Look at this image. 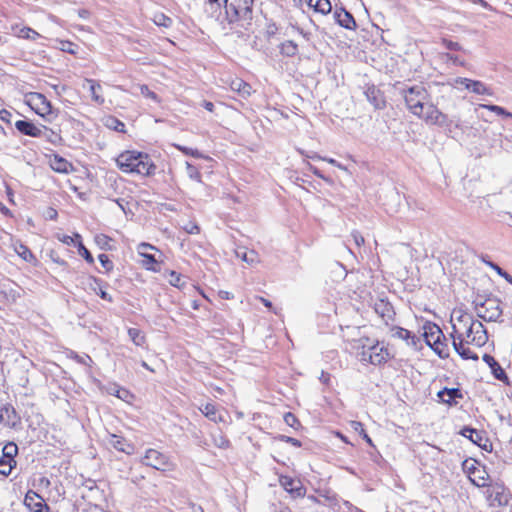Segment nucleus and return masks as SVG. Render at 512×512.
Masks as SVG:
<instances>
[{
	"label": "nucleus",
	"instance_id": "1",
	"mask_svg": "<svg viewBox=\"0 0 512 512\" xmlns=\"http://www.w3.org/2000/svg\"><path fill=\"white\" fill-rule=\"evenodd\" d=\"M453 339L465 340L467 344L477 347L484 346L488 341L487 331L482 322L475 320L466 312H459L455 318L452 317Z\"/></svg>",
	"mask_w": 512,
	"mask_h": 512
},
{
	"label": "nucleus",
	"instance_id": "2",
	"mask_svg": "<svg viewBox=\"0 0 512 512\" xmlns=\"http://www.w3.org/2000/svg\"><path fill=\"white\" fill-rule=\"evenodd\" d=\"M118 168L125 173L149 176L155 173L156 166L148 154L138 151H124L117 158Z\"/></svg>",
	"mask_w": 512,
	"mask_h": 512
},
{
	"label": "nucleus",
	"instance_id": "3",
	"mask_svg": "<svg viewBox=\"0 0 512 512\" xmlns=\"http://www.w3.org/2000/svg\"><path fill=\"white\" fill-rule=\"evenodd\" d=\"M423 336L426 344L430 346L440 358L445 359L449 357L446 337L438 325L431 322L424 324Z\"/></svg>",
	"mask_w": 512,
	"mask_h": 512
},
{
	"label": "nucleus",
	"instance_id": "4",
	"mask_svg": "<svg viewBox=\"0 0 512 512\" xmlns=\"http://www.w3.org/2000/svg\"><path fill=\"white\" fill-rule=\"evenodd\" d=\"M402 93L408 110L415 116L421 115L430 98L425 87L414 85L404 89Z\"/></svg>",
	"mask_w": 512,
	"mask_h": 512
},
{
	"label": "nucleus",
	"instance_id": "5",
	"mask_svg": "<svg viewBox=\"0 0 512 512\" xmlns=\"http://www.w3.org/2000/svg\"><path fill=\"white\" fill-rule=\"evenodd\" d=\"M477 316L486 322H497L502 316L501 301L496 297L473 302Z\"/></svg>",
	"mask_w": 512,
	"mask_h": 512
},
{
	"label": "nucleus",
	"instance_id": "6",
	"mask_svg": "<svg viewBox=\"0 0 512 512\" xmlns=\"http://www.w3.org/2000/svg\"><path fill=\"white\" fill-rule=\"evenodd\" d=\"M254 0H235L226 4V15L230 23L243 21L250 23L253 18Z\"/></svg>",
	"mask_w": 512,
	"mask_h": 512
},
{
	"label": "nucleus",
	"instance_id": "7",
	"mask_svg": "<svg viewBox=\"0 0 512 512\" xmlns=\"http://www.w3.org/2000/svg\"><path fill=\"white\" fill-rule=\"evenodd\" d=\"M28 104L42 118L52 122L58 115L51 102L41 93L33 92L28 96Z\"/></svg>",
	"mask_w": 512,
	"mask_h": 512
},
{
	"label": "nucleus",
	"instance_id": "8",
	"mask_svg": "<svg viewBox=\"0 0 512 512\" xmlns=\"http://www.w3.org/2000/svg\"><path fill=\"white\" fill-rule=\"evenodd\" d=\"M141 463L160 471H169L174 467L169 457L156 449L146 450Z\"/></svg>",
	"mask_w": 512,
	"mask_h": 512
},
{
	"label": "nucleus",
	"instance_id": "9",
	"mask_svg": "<svg viewBox=\"0 0 512 512\" xmlns=\"http://www.w3.org/2000/svg\"><path fill=\"white\" fill-rule=\"evenodd\" d=\"M429 125L447 127L450 125L448 116L442 113L434 104L428 102L421 115L417 116Z\"/></svg>",
	"mask_w": 512,
	"mask_h": 512
},
{
	"label": "nucleus",
	"instance_id": "10",
	"mask_svg": "<svg viewBox=\"0 0 512 512\" xmlns=\"http://www.w3.org/2000/svg\"><path fill=\"white\" fill-rule=\"evenodd\" d=\"M460 434L468 438L472 443L480 447L481 449L490 452L492 450V443L486 437L484 431H478L474 428L465 426L460 431Z\"/></svg>",
	"mask_w": 512,
	"mask_h": 512
},
{
	"label": "nucleus",
	"instance_id": "11",
	"mask_svg": "<svg viewBox=\"0 0 512 512\" xmlns=\"http://www.w3.org/2000/svg\"><path fill=\"white\" fill-rule=\"evenodd\" d=\"M279 483L293 497L297 498L305 496L306 489L300 480L294 479L290 476L281 475L279 477Z\"/></svg>",
	"mask_w": 512,
	"mask_h": 512
},
{
	"label": "nucleus",
	"instance_id": "12",
	"mask_svg": "<svg viewBox=\"0 0 512 512\" xmlns=\"http://www.w3.org/2000/svg\"><path fill=\"white\" fill-rule=\"evenodd\" d=\"M0 424L8 428H15L20 424V416L11 404H5L0 408Z\"/></svg>",
	"mask_w": 512,
	"mask_h": 512
},
{
	"label": "nucleus",
	"instance_id": "13",
	"mask_svg": "<svg viewBox=\"0 0 512 512\" xmlns=\"http://www.w3.org/2000/svg\"><path fill=\"white\" fill-rule=\"evenodd\" d=\"M24 503L32 512H49V506L35 492L29 491L25 496Z\"/></svg>",
	"mask_w": 512,
	"mask_h": 512
},
{
	"label": "nucleus",
	"instance_id": "14",
	"mask_svg": "<svg viewBox=\"0 0 512 512\" xmlns=\"http://www.w3.org/2000/svg\"><path fill=\"white\" fill-rule=\"evenodd\" d=\"M366 99L375 109H383L386 106L385 98L382 92L374 85L368 86L364 92Z\"/></svg>",
	"mask_w": 512,
	"mask_h": 512
},
{
	"label": "nucleus",
	"instance_id": "15",
	"mask_svg": "<svg viewBox=\"0 0 512 512\" xmlns=\"http://www.w3.org/2000/svg\"><path fill=\"white\" fill-rule=\"evenodd\" d=\"M369 353L368 363L373 365H381L385 363L389 357L388 350L384 347H380L378 343L370 346Z\"/></svg>",
	"mask_w": 512,
	"mask_h": 512
},
{
	"label": "nucleus",
	"instance_id": "16",
	"mask_svg": "<svg viewBox=\"0 0 512 512\" xmlns=\"http://www.w3.org/2000/svg\"><path fill=\"white\" fill-rule=\"evenodd\" d=\"M437 396L442 403L450 406L457 404L458 399L463 398V394L458 388H444L437 393Z\"/></svg>",
	"mask_w": 512,
	"mask_h": 512
},
{
	"label": "nucleus",
	"instance_id": "17",
	"mask_svg": "<svg viewBox=\"0 0 512 512\" xmlns=\"http://www.w3.org/2000/svg\"><path fill=\"white\" fill-rule=\"evenodd\" d=\"M83 88H88L91 98L96 104L102 105L104 103L105 100L102 94V86L98 81L86 78L84 80Z\"/></svg>",
	"mask_w": 512,
	"mask_h": 512
},
{
	"label": "nucleus",
	"instance_id": "18",
	"mask_svg": "<svg viewBox=\"0 0 512 512\" xmlns=\"http://www.w3.org/2000/svg\"><path fill=\"white\" fill-rule=\"evenodd\" d=\"M15 127L20 133L30 137H41L43 134L41 127L27 120H18L15 123Z\"/></svg>",
	"mask_w": 512,
	"mask_h": 512
},
{
	"label": "nucleus",
	"instance_id": "19",
	"mask_svg": "<svg viewBox=\"0 0 512 512\" xmlns=\"http://www.w3.org/2000/svg\"><path fill=\"white\" fill-rule=\"evenodd\" d=\"M334 18L341 27L349 30H354L356 28V21L354 17L350 12L343 8L334 12Z\"/></svg>",
	"mask_w": 512,
	"mask_h": 512
},
{
	"label": "nucleus",
	"instance_id": "20",
	"mask_svg": "<svg viewBox=\"0 0 512 512\" xmlns=\"http://www.w3.org/2000/svg\"><path fill=\"white\" fill-rule=\"evenodd\" d=\"M229 86L232 91L236 92L243 99L250 97L253 92L251 85L240 78L231 80Z\"/></svg>",
	"mask_w": 512,
	"mask_h": 512
},
{
	"label": "nucleus",
	"instance_id": "21",
	"mask_svg": "<svg viewBox=\"0 0 512 512\" xmlns=\"http://www.w3.org/2000/svg\"><path fill=\"white\" fill-rule=\"evenodd\" d=\"M199 409L204 414L205 417H207L209 420L215 423L224 421V416L222 412L213 403H206Z\"/></svg>",
	"mask_w": 512,
	"mask_h": 512
},
{
	"label": "nucleus",
	"instance_id": "22",
	"mask_svg": "<svg viewBox=\"0 0 512 512\" xmlns=\"http://www.w3.org/2000/svg\"><path fill=\"white\" fill-rule=\"evenodd\" d=\"M144 248H150V250H154L156 248L154 246H152L151 244H148V243H145V242L140 243L138 245V248H137V251H138L139 255L144 258L143 265L147 269L155 271L156 269L153 267V265L157 263V260H156V258H155V256L153 254H149L148 252H144L143 251Z\"/></svg>",
	"mask_w": 512,
	"mask_h": 512
},
{
	"label": "nucleus",
	"instance_id": "23",
	"mask_svg": "<svg viewBox=\"0 0 512 512\" xmlns=\"http://www.w3.org/2000/svg\"><path fill=\"white\" fill-rule=\"evenodd\" d=\"M483 361L490 367L492 374L496 379L501 381L507 379L506 373L493 356L489 354H484Z\"/></svg>",
	"mask_w": 512,
	"mask_h": 512
},
{
	"label": "nucleus",
	"instance_id": "24",
	"mask_svg": "<svg viewBox=\"0 0 512 512\" xmlns=\"http://www.w3.org/2000/svg\"><path fill=\"white\" fill-rule=\"evenodd\" d=\"M452 344H453L454 350L461 356L462 359H464V360H469V359L477 360L478 359V356L476 353L471 351L469 348L465 347V344H467L465 340L453 339Z\"/></svg>",
	"mask_w": 512,
	"mask_h": 512
},
{
	"label": "nucleus",
	"instance_id": "25",
	"mask_svg": "<svg viewBox=\"0 0 512 512\" xmlns=\"http://www.w3.org/2000/svg\"><path fill=\"white\" fill-rule=\"evenodd\" d=\"M374 309L383 319L391 320L393 318L394 310L392 305L383 299L375 302Z\"/></svg>",
	"mask_w": 512,
	"mask_h": 512
},
{
	"label": "nucleus",
	"instance_id": "26",
	"mask_svg": "<svg viewBox=\"0 0 512 512\" xmlns=\"http://www.w3.org/2000/svg\"><path fill=\"white\" fill-rule=\"evenodd\" d=\"M391 336L394 338L402 339L407 341L408 345H411L413 347H416L417 340L414 335L411 334V332L405 328L402 327H393L391 329Z\"/></svg>",
	"mask_w": 512,
	"mask_h": 512
},
{
	"label": "nucleus",
	"instance_id": "27",
	"mask_svg": "<svg viewBox=\"0 0 512 512\" xmlns=\"http://www.w3.org/2000/svg\"><path fill=\"white\" fill-rule=\"evenodd\" d=\"M50 167L59 173H68L72 165L66 159L59 155H54V157L50 160Z\"/></svg>",
	"mask_w": 512,
	"mask_h": 512
},
{
	"label": "nucleus",
	"instance_id": "28",
	"mask_svg": "<svg viewBox=\"0 0 512 512\" xmlns=\"http://www.w3.org/2000/svg\"><path fill=\"white\" fill-rule=\"evenodd\" d=\"M110 444L116 450L124 452L128 455L132 454L134 450V447L130 443H128L124 438L119 437L117 435L111 436Z\"/></svg>",
	"mask_w": 512,
	"mask_h": 512
},
{
	"label": "nucleus",
	"instance_id": "29",
	"mask_svg": "<svg viewBox=\"0 0 512 512\" xmlns=\"http://www.w3.org/2000/svg\"><path fill=\"white\" fill-rule=\"evenodd\" d=\"M306 3L315 12H319L324 15L330 13L332 9V5L329 0H306Z\"/></svg>",
	"mask_w": 512,
	"mask_h": 512
},
{
	"label": "nucleus",
	"instance_id": "30",
	"mask_svg": "<svg viewBox=\"0 0 512 512\" xmlns=\"http://www.w3.org/2000/svg\"><path fill=\"white\" fill-rule=\"evenodd\" d=\"M12 247L14 251L25 261L33 262L35 260V256L31 252V250L21 243L20 241H15L12 243Z\"/></svg>",
	"mask_w": 512,
	"mask_h": 512
},
{
	"label": "nucleus",
	"instance_id": "31",
	"mask_svg": "<svg viewBox=\"0 0 512 512\" xmlns=\"http://www.w3.org/2000/svg\"><path fill=\"white\" fill-rule=\"evenodd\" d=\"M236 255L249 265H255L260 262L259 255L254 250L236 251Z\"/></svg>",
	"mask_w": 512,
	"mask_h": 512
},
{
	"label": "nucleus",
	"instance_id": "32",
	"mask_svg": "<svg viewBox=\"0 0 512 512\" xmlns=\"http://www.w3.org/2000/svg\"><path fill=\"white\" fill-rule=\"evenodd\" d=\"M298 52L297 44L292 40H287L280 45V53L287 57H293Z\"/></svg>",
	"mask_w": 512,
	"mask_h": 512
},
{
	"label": "nucleus",
	"instance_id": "33",
	"mask_svg": "<svg viewBox=\"0 0 512 512\" xmlns=\"http://www.w3.org/2000/svg\"><path fill=\"white\" fill-rule=\"evenodd\" d=\"M18 453V447L15 443L9 442L7 443L2 450V456L4 459L11 461L16 464V460L14 459Z\"/></svg>",
	"mask_w": 512,
	"mask_h": 512
},
{
	"label": "nucleus",
	"instance_id": "34",
	"mask_svg": "<svg viewBox=\"0 0 512 512\" xmlns=\"http://www.w3.org/2000/svg\"><path fill=\"white\" fill-rule=\"evenodd\" d=\"M468 90L477 95H492L491 90L478 80H473Z\"/></svg>",
	"mask_w": 512,
	"mask_h": 512
},
{
	"label": "nucleus",
	"instance_id": "35",
	"mask_svg": "<svg viewBox=\"0 0 512 512\" xmlns=\"http://www.w3.org/2000/svg\"><path fill=\"white\" fill-rule=\"evenodd\" d=\"M128 335L136 346H143L146 341L145 335L137 328H129Z\"/></svg>",
	"mask_w": 512,
	"mask_h": 512
},
{
	"label": "nucleus",
	"instance_id": "36",
	"mask_svg": "<svg viewBox=\"0 0 512 512\" xmlns=\"http://www.w3.org/2000/svg\"><path fill=\"white\" fill-rule=\"evenodd\" d=\"M152 20L157 26H162L165 28H169L173 22L170 17H168L165 14L160 13V12L155 13Z\"/></svg>",
	"mask_w": 512,
	"mask_h": 512
},
{
	"label": "nucleus",
	"instance_id": "37",
	"mask_svg": "<svg viewBox=\"0 0 512 512\" xmlns=\"http://www.w3.org/2000/svg\"><path fill=\"white\" fill-rule=\"evenodd\" d=\"M75 238L79 239L78 241V252L79 254L90 264L94 262V258L90 251L83 245L81 242V236L79 234H75Z\"/></svg>",
	"mask_w": 512,
	"mask_h": 512
},
{
	"label": "nucleus",
	"instance_id": "38",
	"mask_svg": "<svg viewBox=\"0 0 512 512\" xmlns=\"http://www.w3.org/2000/svg\"><path fill=\"white\" fill-rule=\"evenodd\" d=\"M18 36L24 39L35 40L40 37V34L29 27H23L19 30Z\"/></svg>",
	"mask_w": 512,
	"mask_h": 512
},
{
	"label": "nucleus",
	"instance_id": "39",
	"mask_svg": "<svg viewBox=\"0 0 512 512\" xmlns=\"http://www.w3.org/2000/svg\"><path fill=\"white\" fill-rule=\"evenodd\" d=\"M105 124L107 127L112 128L118 132H124V127H125L124 123L115 117H112V116L108 117L106 119Z\"/></svg>",
	"mask_w": 512,
	"mask_h": 512
},
{
	"label": "nucleus",
	"instance_id": "40",
	"mask_svg": "<svg viewBox=\"0 0 512 512\" xmlns=\"http://www.w3.org/2000/svg\"><path fill=\"white\" fill-rule=\"evenodd\" d=\"M16 466V464L11 461L0 457V474L4 476L10 475L12 469Z\"/></svg>",
	"mask_w": 512,
	"mask_h": 512
},
{
	"label": "nucleus",
	"instance_id": "41",
	"mask_svg": "<svg viewBox=\"0 0 512 512\" xmlns=\"http://www.w3.org/2000/svg\"><path fill=\"white\" fill-rule=\"evenodd\" d=\"M463 468L465 471L469 473V475H476V474H485L484 469H480L475 467L474 461L465 460L463 463Z\"/></svg>",
	"mask_w": 512,
	"mask_h": 512
},
{
	"label": "nucleus",
	"instance_id": "42",
	"mask_svg": "<svg viewBox=\"0 0 512 512\" xmlns=\"http://www.w3.org/2000/svg\"><path fill=\"white\" fill-rule=\"evenodd\" d=\"M480 107L484 108V109H488V110H490L492 112H495L498 115H502V116H506V117L512 118V113L506 111L504 108H502L500 106L482 104V105H480Z\"/></svg>",
	"mask_w": 512,
	"mask_h": 512
},
{
	"label": "nucleus",
	"instance_id": "43",
	"mask_svg": "<svg viewBox=\"0 0 512 512\" xmlns=\"http://www.w3.org/2000/svg\"><path fill=\"white\" fill-rule=\"evenodd\" d=\"M71 358L75 360L77 363L85 366H91V364L93 363L92 358L87 354L79 355L75 352H72Z\"/></svg>",
	"mask_w": 512,
	"mask_h": 512
},
{
	"label": "nucleus",
	"instance_id": "44",
	"mask_svg": "<svg viewBox=\"0 0 512 512\" xmlns=\"http://www.w3.org/2000/svg\"><path fill=\"white\" fill-rule=\"evenodd\" d=\"M98 259L102 265V267L104 268L105 272H110L113 270L114 268V264L113 262L110 260V258L108 257V255L106 254H100L98 256Z\"/></svg>",
	"mask_w": 512,
	"mask_h": 512
},
{
	"label": "nucleus",
	"instance_id": "45",
	"mask_svg": "<svg viewBox=\"0 0 512 512\" xmlns=\"http://www.w3.org/2000/svg\"><path fill=\"white\" fill-rule=\"evenodd\" d=\"M169 283L172 285V286H175V287H181L184 282L182 281V276L181 274L175 272V271H171L170 272V277H169Z\"/></svg>",
	"mask_w": 512,
	"mask_h": 512
},
{
	"label": "nucleus",
	"instance_id": "46",
	"mask_svg": "<svg viewBox=\"0 0 512 512\" xmlns=\"http://www.w3.org/2000/svg\"><path fill=\"white\" fill-rule=\"evenodd\" d=\"M473 476H474V478H471V481L477 487H485L487 485L486 481H487L488 474L486 472H485V474H476Z\"/></svg>",
	"mask_w": 512,
	"mask_h": 512
},
{
	"label": "nucleus",
	"instance_id": "47",
	"mask_svg": "<svg viewBox=\"0 0 512 512\" xmlns=\"http://www.w3.org/2000/svg\"><path fill=\"white\" fill-rule=\"evenodd\" d=\"M91 279L93 280V282L99 287V292H96L99 297L103 300H106V301H109V302H112L113 299L111 297L110 294H108L105 290H103L101 287H100V280H98L97 278L95 277H91Z\"/></svg>",
	"mask_w": 512,
	"mask_h": 512
},
{
	"label": "nucleus",
	"instance_id": "48",
	"mask_svg": "<svg viewBox=\"0 0 512 512\" xmlns=\"http://www.w3.org/2000/svg\"><path fill=\"white\" fill-rule=\"evenodd\" d=\"M442 45L446 49L451 50V51H460V50H462L461 45L458 42H454L452 40L442 39Z\"/></svg>",
	"mask_w": 512,
	"mask_h": 512
},
{
	"label": "nucleus",
	"instance_id": "49",
	"mask_svg": "<svg viewBox=\"0 0 512 512\" xmlns=\"http://www.w3.org/2000/svg\"><path fill=\"white\" fill-rule=\"evenodd\" d=\"M284 421L288 426L292 428H296L299 425L298 419L291 412H288L284 415Z\"/></svg>",
	"mask_w": 512,
	"mask_h": 512
},
{
	"label": "nucleus",
	"instance_id": "50",
	"mask_svg": "<svg viewBox=\"0 0 512 512\" xmlns=\"http://www.w3.org/2000/svg\"><path fill=\"white\" fill-rule=\"evenodd\" d=\"M176 147L180 151H182L185 155H190V156L195 157V158H202V154L198 150H194V149H191V148H188V147H184V146H180V145H177Z\"/></svg>",
	"mask_w": 512,
	"mask_h": 512
},
{
	"label": "nucleus",
	"instance_id": "51",
	"mask_svg": "<svg viewBox=\"0 0 512 512\" xmlns=\"http://www.w3.org/2000/svg\"><path fill=\"white\" fill-rule=\"evenodd\" d=\"M140 93L141 95H143L144 97L146 98H151L153 99L154 101H157V95L156 93H154L153 91H151L148 86L146 85H141L140 86Z\"/></svg>",
	"mask_w": 512,
	"mask_h": 512
},
{
	"label": "nucleus",
	"instance_id": "52",
	"mask_svg": "<svg viewBox=\"0 0 512 512\" xmlns=\"http://www.w3.org/2000/svg\"><path fill=\"white\" fill-rule=\"evenodd\" d=\"M214 443L219 448H227L229 446V440L223 435L219 434L218 437L214 438Z\"/></svg>",
	"mask_w": 512,
	"mask_h": 512
},
{
	"label": "nucleus",
	"instance_id": "53",
	"mask_svg": "<svg viewBox=\"0 0 512 512\" xmlns=\"http://www.w3.org/2000/svg\"><path fill=\"white\" fill-rule=\"evenodd\" d=\"M95 240H96V243L101 246V248H105L108 245V243L111 241V238L104 234H100L95 237Z\"/></svg>",
	"mask_w": 512,
	"mask_h": 512
},
{
	"label": "nucleus",
	"instance_id": "54",
	"mask_svg": "<svg viewBox=\"0 0 512 512\" xmlns=\"http://www.w3.org/2000/svg\"><path fill=\"white\" fill-rule=\"evenodd\" d=\"M111 393L122 400H126L130 396L129 392L123 388H115Z\"/></svg>",
	"mask_w": 512,
	"mask_h": 512
},
{
	"label": "nucleus",
	"instance_id": "55",
	"mask_svg": "<svg viewBox=\"0 0 512 512\" xmlns=\"http://www.w3.org/2000/svg\"><path fill=\"white\" fill-rule=\"evenodd\" d=\"M472 79H469V78H463V77H457L454 82L456 85H461V86H464L465 89H469L471 83H472Z\"/></svg>",
	"mask_w": 512,
	"mask_h": 512
},
{
	"label": "nucleus",
	"instance_id": "56",
	"mask_svg": "<svg viewBox=\"0 0 512 512\" xmlns=\"http://www.w3.org/2000/svg\"><path fill=\"white\" fill-rule=\"evenodd\" d=\"M280 439H281V441L289 443V444H291V445H293L295 447H301V445H302L301 442L298 439L293 438V437L281 435Z\"/></svg>",
	"mask_w": 512,
	"mask_h": 512
},
{
	"label": "nucleus",
	"instance_id": "57",
	"mask_svg": "<svg viewBox=\"0 0 512 512\" xmlns=\"http://www.w3.org/2000/svg\"><path fill=\"white\" fill-rule=\"evenodd\" d=\"M183 229L188 233V234H198L200 232V228L197 224H194V223H188L187 225H185L183 227Z\"/></svg>",
	"mask_w": 512,
	"mask_h": 512
},
{
	"label": "nucleus",
	"instance_id": "58",
	"mask_svg": "<svg viewBox=\"0 0 512 512\" xmlns=\"http://www.w3.org/2000/svg\"><path fill=\"white\" fill-rule=\"evenodd\" d=\"M493 267L495 268V270L497 271V273L500 276H502L507 282L512 284V276L509 273H507L506 271H504L502 268H500L497 265H493Z\"/></svg>",
	"mask_w": 512,
	"mask_h": 512
},
{
	"label": "nucleus",
	"instance_id": "59",
	"mask_svg": "<svg viewBox=\"0 0 512 512\" xmlns=\"http://www.w3.org/2000/svg\"><path fill=\"white\" fill-rule=\"evenodd\" d=\"M443 57L447 60V61H451L453 64L455 65H459V66H463L464 65V62L461 61L457 56L455 55H452V54H449V53H446L443 55Z\"/></svg>",
	"mask_w": 512,
	"mask_h": 512
},
{
	"label": "nucleus",
	"instance_id": "60",
	"mask_svg": "<svg viewBox=\"0 0 512 512\" xmlns=\"http://www.w3.org/2000/svg\"><path fill=\"white\" fill-rule=\"evenodd\" d=\"M351 236L353 237V240L358 247L364 244V237L359 232L353 231Z\"/></svg>",
	"mask_w": 512,
	"mask_h": 512
},
{
	"label": "nucleus",
	"instance_id": "61",
	"mask_svg": "<svg viewBox=\"0 0 512 512\" xmlns=\"http://www.w3.org/2000/svg\"><path fill=\"white\" fill-rule=\"evenodd\" d=\"M317 158H319V159H321V160H323V161H326V162H328L329 164H332V165H334V166L338 167L339 169H343V170H345V169H346V168H345L341 163H339L338 161H336V160H335V159H333V158L320 157V156H317Z\"/></svg>",
	"mask_w": 512,
	"mask_h": 512
},
{
	"label": "nucleus",
	"instance_id": "62",
	"mask_svg": "<svg viewBox=\"0 0 512 512\" xmlns=\"http://www.w3.org/2000/svg\"><path fill=\"white\" fill-rule=\"evenodd\" d=\"M351 427L354 429V431L358 432L359 434H362L365 431L363 424L358 421H352Z\"/></svg>",
	"mask_w": 512,
	"mask_h": 512
},
{
	"label": "nucleus",
	"instance_id": "63",
	"mask_svg": "<svg viewBox=\"0 0 512 512\" xmlns=\"http://www.w3.org/2000/svg\"><path fill=\"white\" fill-rule=\"evenodd\" d=\"M362 348H363V350H362V352L360 354L361 355L360 360L362 362H367L368 363V355L370 354L369 353L370 352V346L367 349H365V345L363 344Z\"/></svg>",
	"mask_w": 512,
	"mask_h": 512
},
{
	"label": "nucleus",
	"instance_id": "64",
	"mask_svg": "<svg viewBox=\"0 0 512 512\" xmlns=\"http://www.w3.org/2000/svg\"><path fill=\"white\" fill-rule=\"evenodd\" d=\"M11 116H12V114L9 111L5 110V109L0 111V119L2 121H5V122L9 123Z\"/></svg>",
	"mask_w": 512,
	"mask_h": 512
}]
</instances>
